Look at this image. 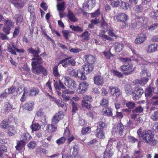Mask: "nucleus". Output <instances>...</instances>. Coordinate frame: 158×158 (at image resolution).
Instances as JSON below:
<instances>
[{"mask_svg":"<svg viewBox=\"0 0 158 158\" xmlns=\"http://www.w3.org/2000/svg\"><path fill=\"white\" fill-rule=\"evenodd\" d=\"M54 86L56 90H60V88L63 89H65L66 88L61 82L60 80H59L58 83L56 81L54 80Z\"/></svg>","mask_w":158,"mask_h":158,"instance_id":"4be33fe9","label":"nucleus"},{"mask_svg":"<svg viewBox=\"0 0 158 158\" xmlns=\"http://www.w3.org/2000/svg\"><path fill=\"white\" fill-rule=\"evenodd\" d=\"M146 50L148 53H150L158 50V44H151L147 46Z\"/></svg>","mask_w":158,"mask_h":158,"instance_id":"f3484780","label":"nucleus"},{"mask_svg":"<svg viewBox=\"0 0 158 158\" xmlns=\"http://www.w3.org/2000/svg\"><path fill=\"white\" fill-rule=\"evenodd\" d=\"M147 36L144 33L138 35L135 40V43L138 44L144 42L146 40Z\"/></svg>","mask_w":158,"mask_h":158,"instance_id":"4468645a","label":"nucleus"},{"mask_svg":"<svg viewBox=\"0 0 158 158\" xmlns=\"http://www.w3.org/2000/svg\"><path fill=\"white\" fill-rule=\"evenodd\" d=\"M69 74L71 77L76 78L78 77L81 80H85L86 79L85 74L81 69H78L76 72L72 68L70 69Z\"/></svg>","mask_w":158,"mask_h":158,"instance_id":"39448f33","label":"nucleus"},{"mask_svg":"<svg viewBox=\"0 0 158 158\" xmlns=\"http://www.w3.org/2000/svg\"><path fill=\"white\" fill-rule=\"evenodd\" d=\"M124 126L121 123L115 124L112 130V133L114 135L121 136L123 134Z\"/></svg>","mask_w":158,"mask_h":158,"instance_id":"20e7f679","label":"nucleus"},{"mask_svg":"<svg viewBox=\"0 0 158 158\" xmlns=\"http://www.w3.org/2000/svg\"><path fill=\"white\" fill-rule=\"evenodd\" d=\"M136 89L133 92V99L135 100H138L140 96L143 94L144 91L139 88H136Z\"/></svg>","mask_w":158,"mask_h":158,"instance_id":"ddd939ff","label":"nucleus"},{"mask_svg":"<svg viewBox=\"0 0 158 158\" xmlns=\"http://www.w3.org/2000/svg\"><path fill=\"white\" fill-rule=\"evenodd\" d=\"M30 93L29 95L32 96H35L38 94L39 92V89L37 88H32L30 90Z\"/></svg>","mask_w":158,"mask_h":158,"instance_id":"37998d69","label":"nucleus"},{"mask_svg":"<svg viewBox=\"0 0 158 158\" xmlns=\"http://www.w3.org/2000/svg\"><path fill=\"white\" fill-rule=\"evenodd\" d=\"M90 130L89 127H83L81 131V133L83 135H86L89 133Z\"/></svg>","mask_w":158,"mask_h":158,"instance_id":"338daca9","label":"nucleus"},{"mask_svg":"<svg viewBox=\"0 0 158 158\" xmlns=\"http://www.w3.org/2000/svg\"><path fill=\"white\" fill-rule=\"evenodd\" d=\"M4 21L6 23L5 25L6 26L10 27V28L13 27L14 26V23L11 20L8 19L6 20L5 19Z\"/></svg>","mask_w":158,"mask_h":158,"instance_id":"de8ad7c7","label":"nucleus"},{"mask_svg":"<svg viewBox=\"0 0 158 158\" xmlns=\"http://www.w3.org/2000/svg\"><path fill=\"white\" fill-rule=\"evenodd\" d=\"M94 67L92 65L87 64L83 65L81 69V71L85 74L90 73L93 70Z\"/></svg>","mask_w":158,"mask_h":158,"instance_id":"aec40b11","label":"nucleus"},{"mask_svg":"<svg viewBox=\"0 0 158 158\" xmlns=\"http://www.w3.org/2000/svg\"><path fill=\"white\" fill-rule=\"evenodd\" d=\"M68 16L71 21L76 22L78 21V19L75 17L74 14L70 10L68 11Z\"/></svg>","mask_w":158,"mask_h":158,"instance_id":"c85d7f7f","label":"nucleus"},{"mask_svg":"<svg viewBox=\"0 0 158 158\" xmlns=\"http://www.w3.org/2000/svg\"><path fill=\"white\" fill-rule=\"evenodd\" d=\"M34 105L33 102H27L23 106V109L24 110L31 111L32 110Z\"/></svg>","mask_w":158,"mask_h":158,"instance_id":"b1692460","label":"nucleus"},{"mask_svg":"<svg viewBox=\"0 0 158 158\" xmlns=\"http://www.w3.org/2000/svg\"><path fill=\"white\" fill-rule=\"evenodd\" d=\"M8 130L7 133L10 136H12L15 135V133L16 131L13 126L9 125L7 127V129Z\"/></svg>","mask_w":158,"mask_h":158,"instance_id":"cd10ccee","label":"nucleus"},{"mask_svg":"<svg viewBox=\"0 0 158 158\" xmlns=\"http://www.w3.org/2000/svg\"><path fill=\"white\" fill-rule=\"evenodd\" d=\"M8 121L5 119L3 120L1 123V125L2 128L7 129V127L9 126V125L7 124Z\"/></svg>","mask_w":158,"mask_h":158,"instance_id":"e2e57ef3","label":"nucleus"},{"mask_svg":"<svg viewBox=\"0 0 158 158\" xmlns=\"http://www.w3.org/2000/svg\"><path fill=\"white\" fill-rule=\"evenodd\" d=\"M107 32L108 35L112 37H116V36L114 32V30L112 28L110 27L109 28H107Z\"/></svg>","mask_w":158,"mask_h":158,"instance_id":"052dcab7","label":"nucleus"},{"mask_svg":"<svg viewBox=\"0 0 158 158\" xmlns=\"http://www.w3.org/2000/svg\"><path fill=\"white\" fill-rule=\"evenodd\" d=\"M85 59L89 64L92 65L95 60L94 57L91 55H89L85 56Z\"/></svg>","mask_w":158,"mask_h":158,"instance_id":"2f4dec72","label":"nucleus"},{"mask_svg":"<svg viewBox=\"0 0 158 158\" xmlns=\"http://www.w3.org/2000/svg\"><path fill=\"white\" fill-rule=\"evenodd\" d=\"M110 92L113 94L114 96L117 97L120 95L121 92L119 89L115 86H110L109 87Z\"/></svg>","mask_w":158,"mask_h":158,"instance_id":"a211bd4d","label":"nucleus"},{"mask_svg":"<svg viewBox=\"0 0 158 158\" xmlns=\"http://www.w3.org/2000/svg\"><path fill=\"white\" fill-rule=\"evenodd\" d=\"M119 60L123 63H125L126 64L127 63H129L131 61V60L129 58H119Z\"/></svg>","mask_w":158,"mask_h":158,"instance_id":"0e129e2a","label":"nucleus"},{"mask_svg":"<svg viewBox=\"0 0 158 158\" xmlns=\"http://www.w3.org/2000/svg\"><path fill=\"white\" fill-rule=\"evenodd\" d=\"M69 103L72 106V112H75L78 110L77 104L75 103L71 100H70Z\"/></svg>","mask_w":158,"mask_h":158,"instance_id":"3c124183","label":"nucleus"},{"mask_svg":"<svg viewBox=\"0 0 158 158\" xmlns=\"http://www.w3.org/2000/svg\"><path fill=\"white\" fill-rule=\"evenodd\" d=\"M137 133L139 137L142 138L145 142L151 145H155L157 142V140L154 138V135L150 130L143 131L142 128L140 127L137 130Z\"/></svg>","mask_w":158,"mask_h":158,"instance_id":"f03ea898","label":"nucleus"},{"mask_svg":"<svg viewBox=\"0 0 158 158\" xmlns=\"http://www.w3.org/2000/svg\"><path fill=\"white\" fill-rule=\"evenodd\" d=\"M144 19L141 16H136L135 17V22L138 24V25H142L144 22Z\"/></svg>","mask_w":158,"mask_h":158,"instance_id":"a19ab883","label":"nucleus"},{"mask_svg":"<svg viewBox=\"0 0 158 158\" xmlns=\"http://www.w3.org/2000/svg\"><path fill=\"white\" fill-rule=\"evenodd\" d=\"M151 118L154 121L158 120V110L154 112L151 116Z\"/></svg>","mask_w":158,"mask_h":158,"instance_id":"4d7b16f0","label":"nucleus"},{"mask_svg":"<svg viewBox=\"0 0 158 158\" xmlns=\"http://www.w3.org/2000/svg\"><path fill=\"white\" fill-rule=\"evenodd\" d=\"M126 106L130 109H132L135 107V102H129L126 103Z\"/></svg>","mask_w":158,"mask_h":158,"instance_id":"680f3d73","label":"nucleus"},{"mask_svg":"<svg viewBox=\"0 0 158 158\" xmlns=\"http://www.w3.org/2000/svg\"><path fill=\"white\" fill-rule=\"evenodd\" d=\"M28 91L27 89H24V90L23 93L20 98V101L22 102L25 101L28 95H29Z\"/></svg>","mask_w":158,"mask_h":158,"instance_id":"a18cd8bd","label":"nucleus"},{"mask_svg":"<svg viewBox=\"0 0 158 158\" xmlns=\"http://www.w3.org/2000/svg\"><path fill=\"white\" fill-rule=\"evenodd\" d=\"M56 124H52L51 125H48L47 126V129L49 132L56 131L57 129V127L55 126Z\"/></svg>","mask_w":158,"mask_h":158,"instance_id":"ea45409f","label":"nucleus"},{"mask_svg":"<svg viewBox=\"0 0 158 158\" xmlns=\"http://www.w3.org/2000/svg\"><path fill=\"white\" fill-rule=\"evenodd\" d=\"M142 71L140 73V75L143 77H150L151 76V73L146 68H142Z\"/></svg>","mask_w":158,"mask_h":158,"instance_id":"393cba45","label":"nucleus"},{"mask_svg":"<svg viewBox=\"0 0 158 158\" xmlns=\"http://www.w3.org/2000/svg\"><path fill=\"white\" fill-rule=\"evenodd\" d=\"M143 78H142L140 80H137L138 82L141 85L143 84L144 85L146 84L149 79L150 77H143Z\"/></svg>","mask_w":158,"mask_h":158,"instance_id":"603ef678","label":"nucleus"},{"mask_svg":"<svg viewBox=\"0 0 158 158\" xmlns=\"http://www.w3.org/2000/svg\"><path fill=\"white\" fill-rule=\"evenodd\" d=\"M30 135L27 132H25L22 135L21 138L22 140L25 141L26 140L29 139L30 137Z\"/></svg>","mask_w":158,"mask_h":158,"instance_id":"864d4df0","label":"nucleus"},{"mask_svg":"<svg viewBox=\"0 0 158 158\" xmlns=\"http://www.w3.org/2000/svg\"><path fill=\"white\" fill-rule=\"evenodd\" d=\"M131 50L133 53L135 54L138 56L137 60L139 61V65H141V63L142 64L146 65L150 63L149 61H148V60H146L144 59L141 56H140L139 55L136 54L135 52V50L134 49L131 48Z\"/></svg>","mask_w":158,"mask_h":158,"instance_id":"412c9836","label":"nucleus"},{"mask_svg":"<svg viewBox=\"0 0 158 158\" xmlns=\"http://www.w3.org/2000/svg\"><path fill=\"white\" fill-rule=\"evenodd\" d=\"M102 112L105 116H111L113 114L111 108H108V107L103 109L102 110Z\"/></svg>","mask_w":158,"mask_h":158,"instance_id":"a878e982","label":"nucleus"},{"mask_svg":"<svg viewBox=\"0 0 158 158\" xmlns=\"http://www.w3.org/2000/svg\"><path fill=\"white\" fill-rule=\"evenodd\" d=\"M11 3L18 9L22 8L25 4V2L22 0H12Z\"/></svg>","mask_w":158,"mask_h":158,"instance_id":"f8f14e48","label":"nucleus"},{"mask_svg":"<svg viewBox=\"0 0 158 158\" xmlns=\"http://www.w3.org/2000/svg\"><path fill=\"white\" fill-rule=\"evenodd\" d=\"M149 15L153 19H158V10L156 12H151L150 13Z\"/></svg>","mask_w":158,"mask_h":158,"instance_id":"5fc2aeb1","label":"nucleus"},{"mask_svg":"<svg viewBox=\"0 0 158 158\" xmlns=\"http://www.w3.org/2000/svg\"><path fill=\"white\" fill-rule=\"evenodd\" d=\"M108 100L106 99L103 98L100 103V105L104 106L105 107H107L108 106Z\"/></svg>","mask_w":158,"mask_h":158,"instance_id":"13d9d810","label":"nucleus"},{"mask_svg":"<svg viewBox=\"0 0 158 158\" xmlns=\"http://www.w3.org/2000/svg\"><path fill=\"white\" fill-rule=\"evenodd\" d=\"M7 51L11 54L14 55L17 54L16 52L19 53H23L25 52L24 50L23 49H19L17 46L13 43H12L11 45L10 44H8Z\"/></svg>","mask_w":158,"mask_h":158,"instance_id":"423d86ee","label":"nucleus"},{"mask_svg":"<svg viewBox=\"0 0 158 158\" xmlns=\"http://www.w3.org/2000/svg\"><path fill=\"white\" fill-rule=\"evenodd\" d=\"M123 3L125 5H126V3L125 2L123 3L122 1H119L117 0L115 1H113L111 3V5L113 7H117L119 6H122L123 5Z\"/></svg>","mask_w":158,"mask_h":158,"instance_id":"e433bc0d","label":"nucleus"},{"mask_svg":"<svg viewBox=\"0 0 158 158\" xmlns=\"http://www.w3.org/2000/svg\"><path fill=\"white\" fill-rule=\"evenodd\" d=\"M65 137L63 136L57 139L56 141V142L58 145H60L64 143L65 142Z\"/></svg>","mask_w":158,"mask_h":158,"instance_id":"69168bd1","label":"nucleus"},{"mask_svg":"<svg viewBox=\"0 0 158 158\" xmlns=\"http://www.w3.org/2000/svg\"><path fill=\"white\" fill-rule=\"evenodd\" d=\"M143 108L141 106L136 107L132 110V114L131 115V118L133 119H135L139 115L140 113L143 111Z\"/></svg>","mask_w":158,"mask_h":158,"instance_id":"9b49d317","label":"nucleus"},{"mask_svg":"<svg viewBox=\"0 0 158 158\" xmlns=\"http://www.w3.org/2000/svg\"><path fill=\"white\" fill-rule=\"evenodd\" d=\"M16 88L15 86H12L11 87L6 89V92L8 94H13L16 95Z\"/></svg>","mask_w":158,"mask_h":158,"instance_id":"58836bf2","label":"nucleus"},{"mask_svg":"<svg viewBox=\"0 0 158 158\" xmlns=\"http://www.w3.org/2000/svg\"><path fill=\"white\" fill-rule=\"evenodd\" d=\"M56 6L57 9L59 12L63 11L65 9L64 2L58 3Z\"/></svg>","mask_w":158,"mask_h":158,"instance_id":"c756f323","label":"nucleus"},{"mask_svg":"<svg viewBox=\"0 0 158 158\" xmlns=\"http://www.w3.org/2000/svg\"><path fill=\"white\" fill-rule=\"evenodd\" d=\"M116 18L118 21L123 22L125 24L127 20L128 19V16L125 13H120L116 16Z\"/></svg>","mask_w":158,"mask_h":158,"instance_id":"2eb2a0df","label":"nucleus"},{"mask_svg":"<svg viewBox=\"0 0 158 158\" xmlns=\"http://www.w3.org/2000/svg\"><path fill=\"white\" fill-rule=\"evenodd\" d=\"M58 65H55L53 69V74L54 77L58 78L60 76V74L58 70Z\"/></svg>","mask_w":158,"mask_h":158,"instance_id":"79ce46f5","label":"nucleus"},{"mask_svg":"<svg viewBox=\"0 0 158 158\" xmlns=\"http://www.w3.org/2000/svg\"><path fill=\"white\" fill-rule=\"evenodd\" d=\"M64 116V114L62 111H60L56 114L53 117L52 120V123L56 124L61 119L63 118Z\"/></svg>","mask_w":158,"mask_h":158,"instance_id":"dca6fc26","label":"nucleus"},{"mask_svg":"<svg viewBox=\"0 0 158 158\" xmlns=\"http://www.w3.org/2000/svg\"><path fill=\"white\" fill-rule=\"evenodd\" d=\"M94 80L95 84L98 85H102L104 83L103 78L101 76H96L94 77Z\"/></svg>","mask_w":158,"mask_h":158,"instance_id":"5701e85b","label":"nucleus"},{"mask_svg":"<svg viewBox=\"0 0 158 158\" xmlns=\"http://www.w3.org/2000/svg\"><path fill=\"white\" fill-rule=\"evenodd\" d=\"M71 58V57L66 58L60 61L58 63V65L60 64H61L62 66L65 68L67 67L68 66V60Z\"/></svg>","mask_w":158,"mask_h":158,"instance_id":"72a5a7b5","label":"nucleus"},{"mask_svg":"<svg viewBox=\"0 0 158 158\" xmlns=\"http://www.w3.org/2000/svg\"><path fill=\"white\" fill-rule=\"evenodd\" d=\"M64 84L68 88L72 89H73L76 88L77 85L75 81L67 76L64 77Z\"/></svg>","mask_w":158,"mask_h":158,"instance_id":"1a4fd4ad","label":"nucleus"},{"mask_svg":"<svg viewBox=\"0 0 158 158\" xmlns=\"http://www.w3.org/2000/svg\"><path fill=\"white\" fill-rule=\"evenodd\" d=\"M121 71L123 72L126 75H128L132 73L134 71L133 66L131 64L128 63L127 64H125L120 67Z\"/></svg>","mask_w":158,"mask_h":158,"instance_id":"6e6552de","label":"nucleus"},{"mask_svg":"<svg viewBox=\"0 0 158 158\" xmlns=\"http://www.w3.org/2000/svg\"><path fill=\"white\" fill-rule=\"evenodd\" d=\"M152 92L151 87H148L146 90L145 95L147 98H149L152 96Z\"/></svg>","mask_w":158,"mask_h":158,"instance_id":"c03bdc74","label":"nucleus"},{"mask_svg":"<svg viewBox=\"0 0 158 158\" xmlns=\"http://www.w3.org/2000/svg\"><path fill=\"white\" fill-rule=\"evenodd\" d=\"M125 91L128 95H130L133 92L131 86L130 85H127L126 87Z\"/></svg>","mask_w":158,"mask_h":158,"instance_id":"6e6d98bb","label":"nucleus"},{"mask_svg":"<svg viewBox=\"0 0 158 158\" xmlns=\"http://www.w3.org/2000/svg\"><path fill=\"white\" fill-rule=\"evenodd\" d=\"M148 29L149 30L151 31L154 30H158V23L152 24L148 27Z\"/></svg>","mask_w":158,"mask_h":158,"instance_id":"8fccbe9b","label":"nucleus"},{"mask_svg":"<svg viewBox=\"0 0 158 158\" xmlns=\"http://www.w3.org/2000/svg\"><path fill=\"white\" fill-rule=\"evenodd\" d=\"M28 50L33 55L34 57L32 59V62L31 63L33 73L37 74L42 73L44 76H46L47 70L44 67L41 65L37 66V65L40 64L43 62L42 58L39 55V54L40 52L39 49H38L37 50H35L32 48H29Z\"/></svg>","mask_w":158,"mask_h":158,"instance_id":"f257e3e1","label":"nucleus"},{"mask_svg":"<svg viewBox=\"0 0 158 158\" xmlns=\"http://www.w3.org/2000/svg\"><path fill=\"white\" fill-rule=\"evenodd\" d=\"M88 85V84L85 81L81 82L79 85L77 92L78 94L84 93L86 92Z\"/></svg>","mask_w":158,"mask_h":158,"instance_id":"9d476101","label":"nucleus"},{"mask_svg":"<svg viewBox=\"0 0 158 158\" xmlns=\"http://www.w3.org/2000/svg\"><path fill=\"white\" fill-rule=\"evenodd\" d=\"M23 16L20 14H18L15 15L14 18L16 21V23H20L23 20Z\"/></svg>","mask_w":158,"mask_h":158,"instance_id":"f704fd0d","label":"nucleus"},{"mask_svg":"<svg viewBox=\"0 0 158 158\" xmlns=\"http://www.w3.org/2000/svg\"><path fill=\"white\" fill-rule=\"evenodd\" d=\"M127 139L129 141L132 143H138V146H139V140L137 138L134 137L132 136H128L127 137Z\"/></svg>","mask_w":158,"mask_h":158,"instance_id":"4c0bfd02","label":"nucleus"},{"mask_svg":"<svg viewBox=\"0 0 158 158\" xmlns=\"http://www.w3.org/2000/svg\"><path fill=\"white\" fill-rule=\"evenodd\" d=\"M7 152L6 146L2 145L0 146V158H2V155L3 153Z\"/></svg>","mask_w":158,"mask_h":158,"instance_id":"09e8293b","label":"nucleus"},{"mask_svg":"<svg viewBox=\"0 0 158 158\" xmlns=\"http://www.w3.org/2000/svg\"><path fill=\"white\" fill-rule=\"evenodd\" d=\"M95 126L97 127L96 132V136L99 138H103L104 136L103 129L106 126V123L100 122L95 123Z\"/></svg>","mask_w":158,"mask_h":158,"instance_id":"7ed1b4c3","label":"nucleus"},{"mask_svg":"<svg viewBox=\"0 0 158 158\" xmlns=\"http://www.w3.org/2000/svg\"><path fill=\"white\" fill-rule=\"evenodd\" d=\"M36 143L35 141H31L28 144L27 146L30 149H33L36 147Z\"/></svg>","mask_w":158,"mask_h":158,"instance_id":"774afa93","label":"nucleus"},{"mask_svg":"<svg viewBox=\"0 0 158 158\" xmlns=\"http://www.w3.org/2000/svg\"><path fill=\"white\" fill-rule=\"evenodd\" d=\"M13 105L8 102H5L2 107V110L5 113H8L13 109Z\"/></svg>","mask_w":158,"mask_h":158,"instance_id":"6ab92c4d","label":"nucleus"},{"mask_svg":"<svg viewBox=\"0 0 158 158\" xmlns=\"http://www.w3.org/2000/svg\"><path fill=\"white\" fill-rule=\"evenodd\" d=\"M90 35L89 33L87 31H85L81 35H79V37L81 38H83L82 40L87 41L89 40V36Z\"/></svg>","mask_w":158,"mask_h":158,"instance_id":"c9c22d12","label":"nucleus"},{"mask_svg":"<svg viewBox=\"0 0 158 158\" xmlns=\"http://www.w3.org/2000/svg\"><path fill=\"white\" fill-rule=\"evenodd\" d=\"M70 27L74 31L81 32L83 31V28L79 26H76L73 25H70Z\"/></svg>","mask_w":158,"mask_h":158,"instance_id":"49530a36","label":"nucleus"},{"mask_svg":"<svg viewBox=\"0 0 158 158\" xmlns=\"http://www.w3.org/2000/svg\"><path fill=\"white\" fill-rule=\"evenodd\" d=\"M113 155V151L109 148H107L104 152L103 158H110Z\"/></svg>","mask_w":158,"mask_h":158,"instance_id":"bb28decb","label":"nucleus"},{"mask_svg":"<svg viewBox=\"0 0 158 158\" xmlns=\"http://www.w3.org/2000/svg\"><path fill=\"white\" fill-rule=\"evenodd\" d=\"M124 45L122 43H116L114 45V49L116 51L120 52L121 51L123 48Z\"/></svg>","mask_w":158,"mask_h":158,"instance_id":"7c9ffc66","label":"nucleus"},{"mask_svg":"<svg viewBox=\"0 0 158 158\" xmlns=\"http://www.w3.org/2000/svg\"><path fill=\"white\" fill-rule=\"evenodd\" d=\"M24 89H26L24 87L23 85H21L15 90L16 93L15 94H16V95H17L18 94H19Z\"/></svg>","mask_w":158,"mask_h":158,"instance_id":"bf43d9fd","label":"nucleus"},{"mask_svg":"<svg viewBox=\"0 0 158 158\" xmlns=\"http://www.w3.org/2000/svg\"><path fill=\"white\" fill-rule=\"evenodd\" d=\"M92 101V98L90 96L84 95L81 101V105L83 107H85L89 110H90L92 107L89 102H91Z\"/></svg>","mask_w":158,"mask_h":158,"instance_id":"0eeeda50","label":"nucleus"},{"mask_svg":"<svg viewBox=\"0 0 158 158\" xmlns=\"http://www.w3.org/2000/svg\"><path fill=\"white\" fill-rule=\"evenodd\" d=\"M41 128V126L38 123H33L31 126V128L32 131L39 130Z\"/></svg>","mask_w":158,"mask_h":158,"instance_id":"473e14b6","label":"nucleus"}]
</instances>
